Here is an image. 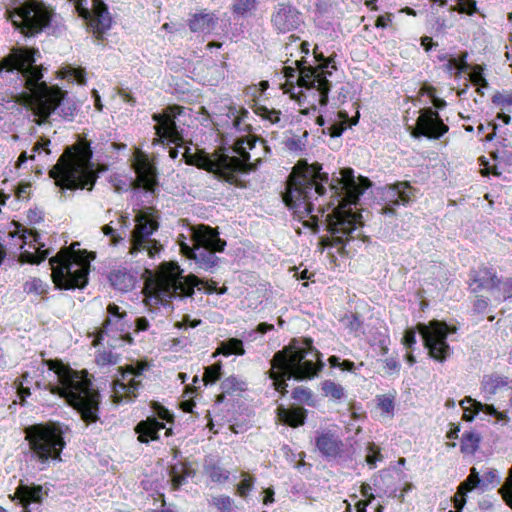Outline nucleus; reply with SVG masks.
<instances>
[{
    "label": "nucleus",
    "instance_id": "58836bf2",
    "mask_svg": "<svg viewBox=\"0 0 512 512\" xmlns=\"http://www.w3.org/2000/svg\"><path fill=\"white\" fill-rule=\"evenodd\" d=\"M467 53H462L458 58L450 57L445 64V69L451 75L460 76L466 72L469 68V64L466 61Z\"/></svg>",
    "mask_w": 512,
    "mask_h": 512
},
{
    "label": "nucleus",
    "instance_id": "0e129e2a",
    "mask_svg": "<svg viewBox=\"0 0 512 512\" xmlns=\"http://www.w3.org/2000/svg\"><path fill=\"white\" fill-rule=\"evenodd\" d=\"M468 491H465L464 489H461V487H458L457 492L455 493L453 497L454 502V508L462 510L463 507L466 504V494Z\"/></svg>",
    "mask_w": 512,
    "mask_h": 512
},
{
    "label": "nucleus",
    "instance_id": "f257e3e1",
    "mask_svg": "<svg viewBox=\"0 0 512 512\" xmlns=\"http://www.w3.org/2000/svg\"><path fill=\"white\" fill-rule=\"evenodd\" d=\"M40 58L37 48L14 47L0 60V72H16L21 76L25 90L17 94L15 101L32 111L35 124L47 123L56 110L64 119L73 120L77 110L75 102L58 85L43 81L44 68L36 64Z\"/></svg>",
    "mask_w": 512,
    "mask_h": 512
},
{
    "label": "nucleus",
    "instance_id": "0eeeda50",
    "mask_svg": "<svg viewBox=\"0 0 512 512\" xmlns=\"http://www.w3.org/2000/svg\"><path fill=\"white\" fill-rule=\"evenodd\" d=\"M168 269L153 283L145 297V305L150 312L158 305L168 306L173 299L192 298L194 289L202 285L206 293H217V283L204 281L194 274L183 275L177 263L166 264Z\"/></svg>",
    "mask_w": 512,
    "mask_h": 512
},
{
    "label": "nucleus",
    "instance_id": "7ed1b4c3",
    "mask_svg": "<svg viewBox=\"0 0 512 512\" xmlns=\"http://www.w3.org/2000/svg\"><path fill=\"white\" fill-rule=\"evenodd\" d=\"M48 369L53 372L54 380L46 389L51 394L64 398L81 416L86 425L99 420L100 394L93 389L89 378L64 364L61 360H47Z\"/></svg>",
    "mask_w": 512,
    "mask_h": 512
},
{
    "label": "nucleus",
    "instance_id": "473e14b6",
    "mask_svg": "<svg viewBox=\"0 0 512 512\" xmlns=\"http://www.w3.org/2000/svg\"><path fill=\"white\" fill-rule=\"evenodd\" d=\"M111 285L122 292H127L134 287L135 278L126 270H114L109 275Z\"/></svg>",
    "mask_w": 512,
    "mask_h": 512
},
{
    "label": "nucleus",
    "instance_id": "6e6d98bb",
    "mask_svg": "<svg viewBox=\"0 0 512 512\" xmlns=\"http://www.w3.org/2000/svg\"><path fill=\"white\" fill-rule=\"evenodd\" d=\"M241 382L234 376L227 377L221 382V389L224 393L232 394L238 390H242Z\"/></svg>",
    "mask_w": 512,
    "mask_h": 512
},
{
    "label": "nucleus",
    "instance_id": "4c0bfd02",
    "mask_svg": "<svg viewBox=\"0 0 512 512\" xmlns=\"http://www.w3.org/2000/svg\"><path fill=\"white\" fill-rule=\"evenodd\" d=\"M209 505L216 508L218 512H237L234 499L228 495H215L209 499Z\"/></svg>",
    "mask_w": 512,
    "mask_h": 512
},
{
    "label": "nucleus",
    "instance_id": "a19ab883",
    "mask_svg": "<svg viewBox=\"0 0 512 512\" xmlns=\"http://www.w3.org/2000/svg\"><path fill=\"white\" fill-rule=\"evenodd\" d=\"M480 436L472 431L465 432L461 439V451L473 454L479 446Z\"/></svg>",
    "mask_w": 512,
    "mask_h": 512
},
{
    "label": "nucleus",
    "instance_id": "9b49d317",
    "mask_svg": "<svg viewBox=\"0 0 512 512\" xmlns=\"http://www.w3.org/2000/svg\"><path fill=\"white\" fill-rule=\"evenodd\" d=\"M82 251L64 247L49 259L52 279L59 289H83L88 283L90 260L82 257Z\"/></svg>",
    "mask_w": 512,
    "mask_h": 512
},
{
    "label": "nucleus",
    "instance_id": "bf43d9fd",
    "mask_svg": "<svg viewBox=\"0 0 512 512\" xmlns=\"http://www.w3.org/2000/svg\"><path fill=\"white\" fill-rule=\"evenodd\" d=\"M492 102L495 105L506 107L512 105V92L499 93L497 92L492 97Z\"/></svg>",
    "mask_w": 512,
    "mask_h": 512
},
{
    "label": "nucleus",
    "instance_id": "c03bdc74",
    "mask_svg": "<svg viewBox=\"0 0 512 512\" xmlns=\"http://www.w3.org/2000/svg\"><path fill=\"white\" fill-rule=\"evenodd\" d=\"M256 0H235L233 4V13L241 17H247L256 10Z\"/></svg>",
    "mask_w": 512,
    "mask_h": 512
},
{
    "label": "nucleus",
    "instance_id": "f03ea898",
    "mask_svg": "<svg viewBox=\"0 0 512 512\" xmlns=\"http://www.w3.org/2000/svg\"><path fill=\"white\" fill-rule=\"evenodd\" d=\"M92 158L91 143L86 138H79L76 143L65 148L57 163L49 170V176L59 188L61 197H65L67 191H91L94 188L99 174L107 171L108 166H96Z\"/></svg>",
    "mask_w": 512,
    "mask_h": 512
},
{
    "label": "nucleus",
    "instance_id": "052dcab7",
    "mask_svg": "<svg viewBox=\"0 0 512 512\" xmlns=\"http://www.w3.org/2000/svg\"><path fill=\"white\" fill-rule=\"evenodd\" d=\"M61 77H69L75 81H77L80 84H83L85 82L84 78V71L82 69H76L73 67H69L65 69V71L62 73Z\"/></svg>",
    "mask_w": 512,
    "mask_h": 512
},
{
    "label": "nucleus",
    "instance_id": "774afa93",
    "mask_svg": "<svg viewBox=\"0 0 512 512\" xmlns=\"http://www.w3.org/2000/svg\"><path fill=\"white\" fill-rule=\"evenodd\" d=\"M488 308V300L482 296L476 295V300L473 303V310L475 313L483 314Z\"/></svg>",
    "mask_w": 512,
    "mask_h": 512
},
{
    "label": "nucleus",
    "instance_id": "393cba45",
    "mask_svg": "<svg viewBox=\"0 0 512 512\" xmlns=\"http://www.w3.org/2000/svg\"><path fill=\"white\" fill-rule=\"evenodd\" d=\"M460 406L464 410L463 419L468 422L473 421L479 412L494 416L497 422L502 423V425L507 424L509 421L507 414L498 411L493 404L482 403L470 396H466L462 399Z\"/></svg>",
    "mask_w": 512,
    "mask_h": 512
},
{
    "label": "nucleus",
    "instance_id": "cd10ccee",
    "mask_svg": "<svg viewBox=\"0 0 512 512\" xmlns=\"http://www.w3.org/2000/svg\"><path fill=\"white\" fill-rule=\"evenodd\" d=\"M165 428V424L160 422L154 416L141 420L134 427L135 433L138 435V441L141 443H149L159 439V432Z\"/></svg>",
    "mask_w": 512,
    "mask_h": 512
},
{
    "label": "nucleus",
    "instance_id": "ddd939ff",
    "mask_svg": "<svg viewBox=\"0 0 512 512\" xmlns=\"http://www.w3.org/2000/svg\"><path fill=\"white\" fill-rule=\"evenodd\" d=\"M233 152L238 156H229L225 153H218L217 164H219L218 180L227 182L237 187H243L238 174H248L256 171L261 164V158L250 162V153L245 146V140H235Z\"/></svg>",
    "mask_w": 512,
    "mask_h": 512
},
{
    "label": "nucleus",
    "instance_id": "79ce46f5",
    "mask_svg": "<svg viewBox=\"0 0 512 512\" xmlns=\"http://www.w3.org/2000/svg\"><path fill=\"white\" fill-rule=\"evenodd\" d=\"M486 482L485 480H481L480 475L475 467L470 470L469 476L459 485L461 489L465 491H472L475 488H480L484 490Z\"/></svg>",
    "mask_w": 512,
    "mask_h": 512
},
{
    "label": "nucleus",
    "instance_id": "4468645a",
    "mask_svg": "<svg viewBox=\"0 0 512 512\" xmlns=\"http://www.w3.org/2000/svg\"><path fill=\"white\" fill-rule=\"evenodd\" d=\"M135 227L131 232L130 253L146 252L150 258L156 257L162 245L151 235L158 230L159 222L156 212L148 207L139 210L135 215Z\"/></svg>",
    "mask_w": 512,
    "mask_h": 512
},
{
    "label": "nucleus",
    "instance_id": "a211bd4d",
    "mask_svg": "<svg viewBox=\"0 0 512 512\" xmlns=\"http://www.w3.org/2000/svg\"><path fill=\"white\" fill-rule=\"evenodd\" d=\"M131 167L136 174V178L131 179L130 188L133 190L144 189L147 192L154 193L158 186V173L155 164L149 159L148 155L137 150Z\"/></svg>",
    "mask_w": 512,
    "mask_h": 512
},
{
    "label": "nucleus",
    "instance_id": "dca6fc26",
    "mask_svg": "<svg viewBox=\"0 0 512 512\" xmlns=\"http://www.w3.org/2000/svg\"><path fill=\"white\" fill-rule=\"evenodd\" d=\"M148 364L142 361L119 367L120 377L113 381V402L120 404L123 401H130L136 398V392L141 387V377Z\"/></svg>",
    "mask_w": 512,
    "mask_h": 512
},
{
    "label": "nucleus",
    "instance_id": "a878e982",
    "mask_svg": "<svg viewBox=\"0 0 512 512\" xmlns=\"http://www.w3.org/2000/svg\"><path fill=\"white\" fill-rule=\"evenodd\" d=\"M183 160L187 165L195 166L199 169L212 173L218 179L219 164H217L218 157H214L204 150H198L192 153L190 148H186L182 154Z\"/></svg>",
    "mask_w": 512,
    "mask_h": 512
},
{
    "label": "nucleus",
    "instance_id": "8fccbe9b",
    "mask_svg": "<svg viewBox=\"0 0 512 512\" xmlns=\"http://www.w3.org/2000/svg\"><path fill=\"white\" fill-rule=\"evenodd\" d=\"M301 97L303 98V101L306 102L309 107L301 109V114L308 115L310 112H315L317 110V104L320 106H326L322 105L319 102V95L316 92L314 95L312 93H308L307 90L301 92Z\"/></svg>",
    "mask_w": 512,
    "mask_h": 512
},
{
    "label": "nucleus",
    "instance_id": "f3484780",
    "mask_svg": "<svg viewBox=\"0 0 512 512\" xmlns=\"http://www.w3.org/2000/svg\"><path fill=\"white\" fill-rule=\"evenodd\" d=\"M15 229L10 231L8 235L11 238H16L19 244V248H23L25 245H29L35 252L23 251L18 257V262L24 264H39L44 261L48 255V249H42L45 244L40 241V234L34 228H27L24 225L13 222Z\"/></svg>",
    "mask_w": 512,
    "mask_h": 512
},
{
    "label": "nucleus",
    "instance_id": "2f4dec72",
    "mask_svg": "<svg viewBox=\"0 0 512 512\" xmlns=\"http://www.w3.org/2000/svg\"><path fill=\"white\" fill-rule=\"evenodd\" d=\"M227 117L237 132H251L252 126L247 122L249 112L245 108L229 107Z\"/></svg>",
    "mask_w": 512,
    "mask_h": 512
},
{
    "label": "nucleus",
    "instance_id": "6ab92c4d",
    "mask_svg": "<svg viewBox=\"0 0 512 512\" xmlns=\"http://www.w3.org/2000/svg\"><path fill=\"white\" fill-rule=\"evenodd\" d=\"M449 130L439 113L431 107L420 110L415 126L411 127L410 134L416 139L425 137L430 140H438Z\"/></svg>",
    "mask_w": 512,
    "mask_h": 512
},
{
    "label": "nucleus",
    "instance_id": "6e6552de",
    "mask_svg": "<svg viewBox=\"0 0 512 512\" xmlns=\"http://www.w3.org/2000/svg\"><path fill=\"white\" fill-rule=\"evenodd\" d=\"M67 430V426L53 421L25 427L30 460L39 463L40 470L46 469L52 462L62 461L61 454L66 447L64 435Z\"/></svg>",
    "mask_w": 512,
    "mask_h": 512
},
{
    "label": "nucleus",
    "instance_id": "5fc2aeb1",
    "mask_svg": "<svg viewBox=\"0 0 512 512\" xmlns=\"http://www.w3.org/2000/svg\"><path fill=\"white\" fill-rule=\"evenodd\" d=\"M451 11H457L461 14L473 15L477 12L475 0H458V4L450 7Z\"/></svg>",
    "mask_w": 512,
    "mask_h": 512
},
{
    "label": "nucleus",
    "instance_id": "4d7b16f0",
    "mask_svg": "<svg viewBox=\"0 0 512 512\" xmlns=\"http://www.w3.org/2000/svg\"><path fill=\"white\" fill-rule=\"evenodd\" d=\"M422 91L423 93L427 94L430 97L431 103L435 107V109L442 110L443 108L446 107V101L436 96L435 88H433L432 86H425L422 89Z\"/></svg>",
    "mask_w": 512,
    "mask_h": 512
},
{
    "label": "nucleus",
    "instance_id": "ea45409f",
    "mask_svg": "<svg viewBox=\"0 0 512 512\" xmlns=\"http://www.w3.org/2000/svg\"><path fill=\"white\" fill-rule=\"evenodd\" d=\"M469 79L471 83L477 87V92L480 95H484L483 89L488 88L489 84L484 76L483 69L480 65H474L473 67H471Z\"/></svg>",
    "mask_w": 512,
    "mask_h": 512
},
{
    "label": "nucleus",
    "instance_id": "72a5a7b5",
    "mask_svg": "<svg viewBox=\"0 0 512 512\" xmlns=\"http://www.w3.org/2000/svg\"><path fill=\"white\" fill-rule=\"evenodd\" d=\"M169 477L173 490H178L186 481V478L192 475V470L186 467L182 462L175 463L169 467Z\"/></svg>",
    "mask_w": 512,
    "mask_h": 512
},
{
    "label": "nucleus",
    "instance_id": "37998d69",
    "mask_svg": "<svg viewBox=\"0 0 512 512\" xmlns=\"http://www.w3.org/2000/svg\"><path fill=\"white\" fill-rule=\"evenodd\" d=\"M108 317L103 323L102 333L108 334V329L112 325V318L116 319V323L122 320L127 314L121 311L120 307L115 303H110L107 307Z\"/></svg>",
    "mask_w": 512,
    "mask_h": 512
},
{
    "label": "nucleus",
    "instance_id": "9d476101",
    "mask_svg": "<svg viewBox=\"0 0 512 512\" xmlns=\"http://www.w3.org/2000/svg\"><path fill=\"white\" fill-rule=\"evenodd\" d=\"M304 59L305 57L302 56L300 60H296L294 62L296 67L285 66V77L289 82L296 79L299 87L304 88L308 93L314 95L317 92L319 102L322 105H327L329 102L328 95L331 90V82L327 79V76L332 75V71L329 68L336 70V65L331 57L326 58L322 53L318 54L315 52V59L318 63L317 67L305 66Z\"/></svg>",
    "mask_w": 512,
    "mask_h": 512
},
{
    "label": "nucleus",
    "instance_id": "bb28decb",
    "mask_svg": "<svg viewBox=\"0 0 512 512\" xmlns=\"http://www.w3.org/2000/svg\"><path fill=\"white\" fill-rule=\"evenodd\" d=\"M47 494L48 489H44L42 485L20 483L15 489L13 499H17L24 508H27L32 503H42Z\"/></svg>",
    "mask_w": 512,
    "mask_h": 512
},
{
    "label": "nucleus",
    "instance_id": "c9c22d12",
    "mask_svg": "<svg viewBox=\"0 0 512 512\" xmlns=\"http://www.w3.org/2000/svg\"><path fill=\"white\" fill-rule=\"evenodd\" d=\"M204 474L209 477L212 482L224 483L228 480L230 472L213 462L212 459L206 460L203 466Z\"/></svg>",
    "mask_w": 512,
    "mask_h": 512
},
{
    "label": "nucleus",
    "instance_id": "49530a36",
    "mask_svg": "<svg viewBox=\"0 0 512 512\" xmlns=\"http://www.w3.org/2000/svg\"><path fill=\"white\" fill-rule=\"evenodd\" d=\"M498 492L502 496L505 504L512 509V467L509 469V474L505 478Z\"/></svg>",
    "mask_w": 512,
    "mask_h": 512
},
{
    "label": "nucleus",
    "instance_id": "13d9d810",
    "mask_svg": "<svg viewBox=\"0 0 512 512\" xmlns=\"http://www.w3.org/2000/svg\"><path fill=\"white\" fill-rule=\"evenodd\" d=\"M379 408L385 413H392L394 410V396L391 394L380 395L377 398Z\"/></svg>",
    "mask_w": 512,
    "mask_h": 512
},
{
    "label": "nucleus",
    "instance_id": "c85d7f7f",
    "mask_svg": "<svg viewBox=\"0 0 512 512\" xmlns=\"http://www.w3.org/2000/svg\"><path fill=\"white\" fill-rule=\"evenodd\" d=\"M315 444L321 454L327 458L337 457L343 445L338 436L331 431L320 433L316 437Z\"/></svg>",
    "mask_w": 512,
    "mask_h": 512
},
{
    "label": "nucleus",
    "instance_id": "f704fd0d",
    "mask_svg": "<svg viewBox=\"0 0 512 512\" xmlns=\"http://www.w3.org/2000/svg\"><path fill=\"white\" fill-rule=\"evenodd\" d=\"M508 378L498 374L486 375L482 380V390L489 396L508 386Z\"/></svg>",
    "mask_w": 512,
    "mask_h": 512
},
{
    "label": "nucleus",
    "instance_id": "b1692460",
    "mask_svg": "<svg viewBox=\"0 0 512 512\" xmlns=\"http://www.w3.org/2000/svg\"><path fill=\"white\" fill-rule=\"evenodd\" d=\"M416 189L407 181L396 182L388 186L386 191V205L382 208L383 214L395 215V207L408 205L415 197Z\"/></svg>",
    "mask_w": 512,
    "mask_h": 512
},
{
    "label": "nucleus",
    "instance_id": "09e8293b",
    "mask_svg": "<svg viewBox=\"0 0 512 512\" xmlns=\"http://www.w3.org/2000/svg\"><path fill=\"white\" fill-rule=\"evenodd\" d=\"M241 476L242 480L237 484L236 490L237 494L245 499L253 489L255 479L246 472H242Z\"/></svg>",
    "mask_w": 512,
    "mask_h": 512
},
{
    "label": "nucleus",
    "instance_id": "a18cd8bd",
    "mask_svg": "<svg viewBox=\"0 0 512 512\" xmlns=\"http://www.w3.org/2000/svg\"><path fill=\"white\" fill-rule=\"evenodd\" d=\"M23 289L28 294L44 295L47 293L48 285L39 278H33L24 283Z\"/></svg>",
    "mask_w": 512,
    "mask_h": 512
},
{
    "label": "nucleus",
    "instance_id": "2eb2a0df",
    "mask_svg": "<svg viewBox=\"0 0 512 512\" xmlns=\"http://www.w3.org/2000/svg\"><path fill=\"white\" fill-rule=\"evenodd\" d=\"M416 330L422 337L428 355L438 362L446 361L451 354L447 337L449 334L455 333L456 328L448 326L444 321L432 320L427 324L418 323Z\"/></svg>",
    "mask_w": 512,
    "mask_h": 512
},
{
    "label": "nucleus",
    "instance_id": "20e7f679",
    "mask_svg": "<svg viewBox=\"0 0 512 512\" xmlns=\"http://www.w3.org/2000/svg\"><path fill=\"white\" fill-rule=\"evenodd\" d=\"M320 357L321 353L314 348L310 338H305L301 345L294 340L277 351L270 361L271 368L267 374L272 386L284 395L287 392V380L303 381L314 378L324 366Z\"/></svg>",
    "mask_w": 512,
    "mask_h": 512
},
{
    "label": "nucleus",
    "instance_id": "39448f33",
    "mask_svg": "<svg viewBox=\"0 0 512 512\" xmlns=\"http://www.w3.org/2000/svg\"><path fill=\"white\" fill-rule=\"evenodd\" d=\"M321 170L322 165L318 162L313 164H308L305 160L297 162L282 194L286 206L307 215L314 211L312 200L325 194V184L329 182L328 173Z\"/></svg>",
    "mask_w": 512,
    "mask_h": 512
},
{
    "label": "nucleus",
    "instance_id": "aec40b11",
    "mask_svg": "<svg viewBox=\"0 0 512 512\" xmlns=\"http://www.w3.org/2000/svg\"><path fill=\"white\" fill-rule=\"evenodd\" d=\"M469 288L472 293L477 295L482 291H487L491 294L494 301L500 303L507 299V295L502 294V281L497 277L496 272L486 266H481L478 269H473L469 273L468 280Z\"/></svg>",
    "mask_w": 512,
    "mask_h": 512
},
{
    "label": "nucleus",
    "instance_id": "f8f14e48",
    "mask_svg": "<svg viewBox=\"0 0 512 512\" xmlns=\"http://www.w3.org/2000/svg\"><path fill=\"white\" fill-rule=\"evenodd\" d=\"M7 19L25 36H33L50 25L52 11L39 0H23L6 10Z\"/></svg>",
    "mask_w": 512,
    "mask_h": 512
},
{
    "label": "nucleus",
    "instance_id": "c756f323",
    "mask_svg": "<svg viewBox=\"0 0 512 512\" xmlns=\"http://www.w3.org/2000/svg\"><path fill=\"white\" fill-rule=\"evenodd\" d=\"M278 420L284 424L293 428L302 426L305 423L307 417V410L300 406H293L285 408L279 406L276 410Z\"/></svg>",
    "mask_w": 512,
    "mask_h": 512
},
{
    "label": "nucleus",
    "instance_id": "3c124183",
    "mask_svg": "<svg viewBox=\"0 0 512 512\" xmlns=\"http://www.w3.org/2000/svg\"><path fill=\"white\" fill-rule=\"evenodd\" d=\"M382 459L383 456L381 454L380 448L375 443H368L365 461L370 466V468H375L376 463L378 461H382Z\"/></svg>",
    "mask_w": 512,
    "mask_h": 512
},
{
    "label": "nucleus",
    "instance_id": "864d4df0",
    "mask_svg": "<svg viewBox=\"0 0 512 512\" xmlns=\"http://www.w3.org/2000/svg\"><path fill=\"white\" fill-rule=\"evenodd\" d=\"M221 378V365L220 363H215L205 368L203 374V381L205 385L214 384Z\"/></svg>",
    "mask_w": 512,
    "mask_h": 512
},
{
    "label": "nucleus",
    "instance_id": "603ef678",
    "mask_svg": "<svg viewBox=\"0 0 512 512\" xmlns=\"http://www.w3.org/2000/svg\"><path fill=\"white\" fill-rule=\"evenodd\" d=\"M255 113L261 116L263 119L270 121L272 124L280 121L281 112L276 109H269L263 105H256Z\"/></svg>",
    "mask_w": 512,
    "mask_h": 512
},
{
    "label": "nucleus",
    "instance_id": "680f3d73",
    "mask_svg": "<svg viewBox=\"0 0 512 512\" xmlns=\"http://www.w3.org/2000/svg\"><path fill=\"white\" fill-rule=\"evenodd\" d=\"M402 343L407 349H412L416 343V330L408 328L405 330Z\"/></svg>",
    "mask_w": 512,
    "mask_h": 512
},
{
    "label": "nucleus",
    "instance_id": "7c9ffc66",
    "mask_svg": "<svg viewBox=\"0 0 512 512\" xmlns=\"http://www.w3.org/2000/svg\"><path fill=\"white\" fill-rule=\"evenodd\" d=\"M217 20L213 13H195L189 20V28L192 32L209 33L215 28Z\"/></svg>",
    "mask_w": 512,
    "mask_h": 512
},
{
    "label": "nucleus",
    "instance_id": "69168bd1",
    "mask_svg": "<svg viewBox=\"0 0 512 512\" xmlns=\"http://www.w3.org/2000/svg\"><path fill=\"white\" fill-rule=\"evenodd\" d=\"M50 140L46 137H41L33 146V153H41L44 151L46 154H50L49 149Z\"/></svg>",
    "mask_w": 512,
    "mask_h": 512
},
{
    "label": "nucleus",
    "instance_id": "e2e57ef3",
    "mask_svg": "<svg viewBox=\"0 0 512 512\" xmlns=\"http://www.w3.org/2000/svg\"><path fill=\"white\" fill-rule=\"evenodd\" d=\"M202 323L200 319H191L189 315H184L181 321L175 323V327L182 328H195Z\"/></svg>",
    "mask_w": 512,
    "mask_h": 512
},
{
    "label": "nucleus",
    "instance_id": "338daca9",
    "mask_svg": "<svg viewBox=\"0 0 512 512\" xmlns=\"http://www.w3.org/2000/svg\"><path fill=\"white\" fill-rule=\"evenodd\" d=\"M153 409H154V412L155 414L158 416V418H160L161 420H164V421H170L172 419V415L171 413L169 412L168 409H166L164 406H162L161 404L159 403H154L153 404Z\"/></svg>",
    "mask_w": 512,
    "mask_h": 512
},
{
    "label": "nucleus",
    "instance_id": "4be33fe9",
    "mask_svg": "<svg viewBox=\"0 0 512 512\" xmlns=\"http://www.w3.org/2000/svg\"><path fill=\"white\" fill-rule=\"evenodd\" d=\"M79 16L83 18L87 26L98 39L111 27V16L107 5L102 0H93L92 8L78 6Z\"/></svg>",
    "mask_w": 512,
    "mask_h": 512
},
{
    "label": "nucleus",
    "instance_id": "de8ad7c7",
    "mask_svg": "<svg viewBox=\"0 0 512 512\" xmlns=\"http://www.w3.org/2000/svg\"><path fill=\"white\" fill-rule=\"evenodd\" d=\"M322 390L325 396L331 397L335 400L341 399L344 395L343 387L331 380H325L322 383Z\"/></svg>",
    "mask_w": 512,
    "mask_h": 512
},
{
    "label": "nucleus",
    "instance_id": "e433bc0d",
    "mask_svg": "<svg viewBox=\"0 0 512 512\" xmlns=\"http://www.w3.org/2000/svg\"><path fill=\"white\" fill-rule=\"evenodd\" d=\"M215 354H221L224 356H230L233 354L244 355L245 349L243 346V342L238 338H229L227 340H224L219 344Z\"/></svg>",
    "mask_w": 512,
    "mask_h": 512
},
{
    "label": "nucleus",
    "instance_id": "5701e85b",
    "mask_svg": "<svg viewBox=\"0 0 512 512\" xmlns=\"http://www.w3.org/2000/svg\"><path fill=\"white\" fill-rule=\"evenodd\" d=\"M270 22L278 34L298 29L303 23L301 12L289 2H281L274 6Z\"/></svg>",
    "mask_w": 512,
    "mask_h": 512
},
{
    "label": "nucleus",
    "instance_id": "1a4fd4ad",
    "mask_svg": "<svg viewBox=\"0 0 512 512\" xmlns=\"http://www.w3.org/2000/svg\"><path fill=\"white\" fill-rule=\"evenodd\" d=\"M191 244L183 242L181 253L195 262L205 271H212L218 266L220 258L216 253H222L227 245L226 241L220 238L218 228L209 225L199 224L193 226L189 232Z\"/></svg>",
    "mask_w": 512,
    "mask_h": 512
},
{
    "label": "nucleus",
    "instance_id": "423d86ee",
    "mask_svg": "<svg viewBox=\"0 0 512 512\" xmlns=\"http://www.w3.org/2000/svg\"><path fill=\"white\" fill-rule=\"evenodd\" d=\"M341 177L333 178L330 184L332 192L330 206L337 210L339 216L334 233L349 236L357 229V216L350 206H356L360 197L371 186V181L364 176L355 178L354 170L345 167L340 170Z\"/></svg>",
    "mask_w": 512,
    "mask_h": 512
},
{
    "label": "nucleus",
    "instance_id": "412c9836",
    "mask_svg": "<svg viewBox=\"0 0 512 512\" xmlns=\"http://www.w3.org/2000/svg\"><path fill=\"white\" fill-rule=\"evenodd\" d=\"M182 111L183 107L174 105L167 107L162 113H154L152 119L156 122L154 126L156 134L178 145L183 140V136L175 122V118Z\"/></svg>",
    "mask_w": 512,
    "mask_h": 512
}]
</instances>
